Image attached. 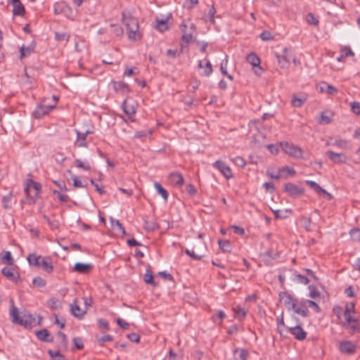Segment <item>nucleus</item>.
Listing matches in <instances>:
<instances>
[{
    "label": "nucleus",
    "instance_id": "obj_32",
    "mask_svg": "<svg viewBox=\"0 0 360 360\" xmlns=\"http://www.w3.org/2000/svg\"><path fill=\"white\" fill-rule=\"evenodd\" d=\"M41 266H42L43 269L47 273H51L53 269L52 264L49 262V259L44 257H42V259L41 260Z\"/></svg>",
    "mask_w": 360,
    "mask_h": 360
},
{
    "label": "nucleus",
    "instance_id": "obj_6",
    "mask_svg": "<svg viewBox=\"0 0 360 360\" xmlns=\"http://www.w3.org/2000/svg\"><path fill=\"white\" fill-rule=\"evenodd\" d=\"M10 315L12 319V322L19 323L21 326H27L29 322L27 320H24L22 316H19L18 309L15 307L13 300L12 299L10 300Z\"/></svg>",
    "mask_w": 360,
    "mask_h": 360
},
{
    "label": "nucleus",
    "instance_id": "obj_43",
    "mask_svg": "<svg viewBox=\"0 0 360 360\" xmlns=\"http://www.w3.org/2000/svg\"><path fill=\"white\" fill-rule=\"evenodd\" d=\"M155 28L160 31L163 32L168 29L167 20H157V24L155 25Z\"/></svg>",
    "mask_w": 360,
    "mask_h": 360
},
{
    "label": "nucleus",
    "instance_id": "obj_42",
    "mask_svg": "<svg viewBox=\"0 0 360 360\" xmlns=\"http://www.w3.org/2000/svg\"><path fill=\"white\" fill-rule=\"evenodd\" d=\"M233 311H235L236 317L240 320L243 319L246 316V311L240 307L234 308Z\"/></svg>",
    "mask_w": 360,
    "mask_h": 360
},
{
    "label": "nucleus",
    "instance_id": "obj_37",
    "mask_svg": "<svg viewBox=\"0 0 360 360\" xmlns=\"http://www.w3.org/2000/svg\"><path fill=\"white\" fill-rule=\"evenodd\" d=\"M227 63H228V56H226L224 60L222 61L220 65V70L221 73L226 76L229 79L232 80L233 77L231 75H229L227 72L226 68H227Z\"/></svg>",
    "mask_w": 360,
    "mask_h": 360
},
{
    "label": "nucleus",
    "instance_id": "obj_2",
    "mask_svg": "<svg viewBox=\"0 0 360 360\" xmlns=\"http://www.w3.org/2000/svg\"><path fill=\"white\" fill-rule=\"evenodd\" d=\"M123 23L127 27V35L130 39H140L139 34L137 32L139 29L138 21L136 18L127 16L125 13L122 14Z\"/></svg>",
    "mask_w": 360,
    "mask_h": 360
},
{
    "label": "nucleus",
    "instance_id": "obj_45",
    "mask_svg": "<svg viewBox=\"0 0 360 360\" xmlns=\"http://www.w3.org/2000/svg\"><path fill=\"white\" fill-rule=\"evenodd\" d=\"M32 283L37 287L43 288L46 285V281L38 276L33 278Z\"/></svg>",
    "mask_w": 360,
    "mask_h": 360
},
{
    "label": "nucleus",
    "instance_id": "obj_50",
    "mask_svg": "<svg viewBox=\"0 0 360 360\" xmlns=\"http://www.w3.org/2000/svg\"><path fill=\"white\" fill-rule=\"evenodd\" d=\"M350 236L354 240L360 241V229H354L351 230Z\"/></svg>",
    "mask_w": 360,
    "mask_h": 360
},
{
    "label": "nucleus",
    "instance_id": "obj_38",
    "mask_svg": "<svg viewBox=\"0 0 360 360\" xmlns=\"http://www.w3.org/2000/svg\"><path fill=\"white\" fill-rule=\"evenodd\" d=\"M143 227L148 231H153L158 229V226L155 221L145 219Z\"/></svg>",
    "mask_w": 360,
    "mask_h": 360
},
{
    "label": "nucleus",
    "instance_id": "obj_5",
    "mask_svg": "<svg viewBox=\"0 0 360 360\" xmlns=\"http://www.w3.org/2000/svg\"><path fill=\"white\" fill-rule=\"evenodd\" d=\"M181 31L182 32V40L188 44L193 41V34L195 31V25L191 23L190 27H188L187 25L182 22L180 25Z\"/></svg>",
    "mask_w": 360,
    "mask_h": 360
},
{
    "label": "nucleus",
    "instance_id": "obj_24",
    "mask_svg": "<svg viewBox=\"0 0 360 360\" xmlns=\"http://www.w3.org/2000/svg\"><path fill=\"white\" fill-rule=\"evenodd\" d=\"M198 66L200 69L203 70L202 75L205 77H209L212 73V71H213L212 67L209 60L206 61L205 65H203L202 61L200 60Z\"/></svg>",
    "mask_w": 360,
    "mask_h": 360
},
{
    "label": "nucleus",
    "instance_id": "obj_22",
    "mask_svg": "<svg viewBox=\"0 0 360 360\" xmlns=\"http://www.w3.org/2000/svg\"><path fill=\"white\" fill-rule=\"evenodd\" d=\"M169 179L171 184L181 186L184 184V178L179 172H172L169 176Z\"/></svg>",
    "mask_w": 360,
    "mask_h": 360
},
{
    "label": "nucleus",
    "instance_id": "obj_7",
    "mask_svg": "<svg viewBox=\"0 0 360 360\" xmlns=\"http://www.w3.org/2000/svg\"><path fill=\"white\" fill-rule=\"evenodd\" d=\"M213 166L219 169L226 179H229L233 177L231 168L223 161L217 160L213 164Z\"/></svg>",
    "mask_w": 360,
    "mask_h": 360
},
{
    "label": "nucleus",
    "instance_id": "obj_3",
    "mask_svg": "<svg viewBox=\"0 0 360 360\" xmlns=\"http://www.w3.org/2000/svg\"><path fill=\"white\" fill-rule=\"evenodd\" d=\"M41 188V186L39 183L34 181L32 179H27L25 192L27 196L34 200L38 198Z\"/></svg>",
    "mask_w": 360,
    "mask_h": 360
},
{
    "label": "nucleus",
    "instance_id": "obj_27",
    "mask_svg": "<svg viewBox=\"0 0 360 360\" xmlns=\"http://www.w3.org/2000/svg\"><path fill=\"white\" fill-rule=\"evenodd\" d=\"M42 259V256L37 255L36 254H30L27 257V261L30 264L33 265L37 267L41 266V260Z\"/></svg>",
    "mask_w": 360,
    "mask_h": 360
},
{
    "label": "nucleus",
    "instance_id": "obj_35",
    "mask_svg": "<svg viewBox=\"0 0 360 360\" xmlns=\"http://www.w3.org/2000/svg\"><path fill=\"white\" fill-rule=\"evenodd\" d=\"M154 186L158 193L161 195L164 198V200H167L169 196L167 191L158 182L154 184Z\"/></svg>",
    "mask_w": 360,
    "mask_h": 360
},
{
    "label": "nucleus",
    "instance_id": "obj_60",
    "mask_svg": "<svg viewBox=\"0 0 360 360\" xmlns=\"http://www.w3.org/2000/svg\"><path fill=\"white\" fill-rule=\"evenodd\" d=\"M319 292L316 290L315 287L309 286V296L312 299H316L319 297Z\"/></svg>",
    "mask_w": 360,
    "mask_h": 360
},
{
    "label": "nucleus",
    "instance_id": "obj_44",
    "mask_svg": "<svg viewBox=\"0 0 360 360\" xmlns=\"http://www.w3.org/2000/svg\"><path fill=\"white\" fill-rule=\"evenodd\" d=\"M341 57L338 58V60L340 61L342 58L353 56L354 52L349 47H344L341 49Z\"/></svg>",
    "mask_w": 360,
    "mask_h": 360
},
{
    "label": "nucleus",
    "instance_id": "obj_48",
    "mask_svg": "<svg viewBox=\"0 0 360 360\" xmlns=\"http://www.w3.org/2000/svg\"><path fill=\"white\" fill-rule=\"evenodd\" d=\"M11 193H9L8 195L4 196L2 198V205L4 209L10 208L9 202L11 200Z\"/></svg>",
    "mask_w": 360,
    "mask_h": 360
},
{
    "label": "nucleus",
    "instance_id": "obj_51",
    "mask_svg": "<svg viewBox=\"0 0 360 360\" xmlns=\"http://www.w3.org/2000/svg\"><path fill=\"white\" fill-rule=\"evenodd\" d=\"M304 303L307 304V307H312L316 312L320 311V308H319V305L314 301L305 300Z\"/></svg>",
    "mask_w": 360,
    "mask_h": 360
},
{
    "label": "nucleus",
    "instance_id": "obj_15",
    "mask_svg": "<svg viewBox=\"0 0 360 360\" xmlns=\"http://www.w3.org/2000/svg\"><path fill=\"white\" fill-rule=\"evenodd\" d=\"M356 346L350 341H345L340 343V349L342 352L352 354L355 352Z\"/></svg>",
    "mask_w": 360,
    "mask_h": 360
},
{
    "label": "nucleus",
    "instance_id": "obj_23",
    "mask_svg": "<svg viewBox=\"0 0 360 360\" xmlns=\"http://www.w3.org/2000/svg\"><path fill=\"white\" fill-rule=\"evenodd\" d=\"M288 49L285 48L283 49V56H280L277 53L276 54V56L278 59V63L282 68H287L289 65V60L288 59Z\"/></svg>",
    "mask_w": 360,
    "mask_h": 360
},
{
    "label": "nucleus",
    "instance_id": "obj_40",
    "mask_svg": "<svg viewBox=\"0 0 360 360\" xmlns=\"http://www.w3.org/2000/svg\"><path fill=\"white\" fill-rule=\"evenodd\" d=\"M110 221H111L112 226L113 228L116 227L123 235L126 234L124 229L123 226L122 225V224L120 222L119 220L114 219L112 217H110Z\"/></svg>",
    "mask_w": 360,
    "mask_h": 360
},
{
    "label": "nucleus",
    "instance_id": "obj_47",
    "mask_svg": "<svg viewBox=\"0 0 360 360\" xmlns=\"http://www.w3.org/2000/svg\"><path fill=\"white\" fill-rule=\"evenodd\" d=\"M49 305L52 309H60L61 308L60 302L56 298H51L49 300Z\"/></svg>",
    "mask_w": 360,
    "mask_h": 360
},
{
    "label": "nucleus",
    "instance_id": "obj_61",
    "mask_svg": "<svg viewBox=\"0 0 360 360\" xmlns=\"http://www.w3.org/2000/svg\"><path fill=\"white\" fill-rule=\"evenodd\" d=\"M97 340L101 345H103L105 342L112 341V337L110 335H105L101 338H97Z\"/></svg>",
    "mask_w": 360,
    "mask_h": 360
},
{
    "label": "nucleus",
    "instance_id": "obj_58",
    "mask_svg": "<svg viewBox=\"0 0 360 360\" xmlns=\"http://www.w3.org/2000/svg\"><path fill=\"white\" fill-rule=\"evenodd\" d=\"M198 4V0H186L184 4V7L188 9L193 8L195 6Z\"/></svg>",
    "mask_w": 360,
    "mask_h": 360
},
{
    "label": "nucleus",
    "instance_id": "obj_33",
    "mask_svg": "<svg viewBox=\"0 0 360 360\" xmlns=\"http://www.w3.org/2000/svg\"><path fill=\"white\" fill-rule=\"evenodd\" d=\"M220 249L225 252H230L231 251V245L229 240L218 241Z\"/></svg>",
    "mask_w": 360,
    "mask_h": 360
},
{
    "label": "nucleus",
    "instance_id": "obj_31",
    "mask_svg": "<svg viewBox=\"0 0 360 360\" xmlns=\"http://www.w3.org/2000/svg\"><path fill=\"white\" fill-rule=\"evenodd\" d=\"M236 360H247L248 352L244 349H236L233 352Z\"/></svg>",
    "mask_w": 360,
    "mask_h": 360
},
{
    "label": "nucleus",
    "instance_id": "obj_26",
    "mask_svg": "<svg viewBox=\"0 0 360 360\" xmlns=\"http://www.w3.org/2000/svg\"><path fill=\"white\" fill-rule=\"evenodd\" d=\"M332 113L329 112H322L319 117L318 122L320 124H328L332 121Z\"/></svg>",
    "mask_w": 360,
    "mask_h": 360
},
{
    "label": "nucleus",
    "instance_id": "obj_20",
    "mask_svg": "<svg viewBox=\"0 0 360 360\" xmlns=\"http://www.w3.org/2000/svg\"><path fill=\"white\" fill-rule=\"evenodd\" d=\"M2 274L11 281H16L19 278L18 274L13 269L10 267H4L1 270Z\"/></svg>",
    "mask_w": 360,
    "mask_h": 360
},
{
    "label": "nucleus",
    "instance_id": "obj_12",
    "mask_svg": "<svg viewBox=\"0 0 360 360\" xmlns=\"http://www.w3.org/2000/svg\"><path fill=\"white\" fill-rule=\"evenodd\" d=\"M306 184L310 186L311 188H312L318 195H327L328 200H330L332 198V195L328 193L326 190H324L323 188H321L317 183L315 181H311V180H307Z\"/></svg>",
    "mask_w": 360,
    "mask_h": 360
},
{
    "label": "nucleus",
    "instance_id": "obj_8",
    "mask_svg": "<svg viewBox=\"0 0 360 360\" xmlns=\"http://www.w3.org/2000/svg\"><path fill=\"white\" fill-rule=\"evenodd\" d=\"M55 108V104H41L38 106L34 112V117L37 119L49 112L50 110Z\"/></svg>",
    "mask_w": 360,
    "mask_h": 360
},
{
    "label": "nucleus",
    "instance_id": "obj_16",
    "mask_svg": "<svg viewBox=\"0 0 360 360\" xmlns=\"http://www.w3.org/2000/svg\"><path fill=\"white\" fill-rule=\"evenodd\" d=\"M326 145L336 146L341 149H348L349 148L348 141L342 139H331L327 142Z\"/></svg>",
    "mask_w": 360,
    "mask_h": 360
},
{
    "label": "nucleus",
    "instance_id": "obj_30",
    "mask_svg": "<svg viewBox=\"0 0 360 360\" xmlns=\"http://www.w3.org/2000/svg\"><path fill=\"white\" fill-rule=\"evenodd\" d=\"M13 6V13L14 15L22 16L25 13V7L19 1L18 3L11 4Z\"/></svg>",
    "mask_w": 360,
    "mask_h": 360
},
{
    "label": "nucleus",
    "instance_id": "obj_55",
    "mask_svg": "<svg viewBox=\"0 0 360 360\" xmlns=\"http://www.w3.org/2000/svg\"><path fill=\"white\" fill-rule=\"evenodd\" d=\"M352 112L356 115L360 114V103L352 102L350 103Z\"/></svg>",
    "mask_w": 360,
    "mask_h": 360
},
{
    "label": "nucleus",
    "instance_id": "obj_25",
    "mask_svg": "<svg viewBox=\"0 0 360 360\" xmlns=\"http://www.w3.org/2000/svg\"><path fill=\"white\" fill-rule=\"evenodd\" d=\"M89 133V131H86L84 133H80L79 131H77V138L75 145L78 147H87L86 137Z\"/></svg>",
    "mask_w": 360,
    "mask_h": 360
},
{
    "label": "nucleus",
    "instance_id": "obj_62",
    "mask_svg": "<svg viewBox=\"0 0 360 360\" xmlns=\"http://www.w3.org/2000/svg\"><path fill=\"white\" fill-rule=\"evenodd\" d=\"M296 280L300 283L305 285H307L309 282V279L305 276H302L301 274L296 275Z\"/></svg>",
    "mask_w": 360,
    "mask_h": 360
},
{
    "label": "nucleus",
    "instance_id": "obj_41",
    "mask_svg": "<svg viewBox=\"0 0 360 360\" xmlns=\"http://www.w3.org/2000/svg\"><path fill=\"white\" fill-rule=\"evenodd\" d=\"M1 260L4 264H6L8 265H12L14 262L11 253L9 251L5 252Z\"/></svg>",
    "mask_w": 360,
    "mask_h": 360
},
{
    "label": "nucleus",
    "instance_id": "obj_59",
    "mask_svg": "<svg viewBox=\"0 0 360 360\" xmlns=\"http://www.w3.org/2000/svg\"><path fill=\"white\" fill-rule=\"evenodd\" d=\"M32 51V49L30 47H24L22 46L20 49V58H22L24 57H26L27 56L30 55L31 52Z\"/></svg>",
    "mask_w": 360,
    "mask_h": 360
},
{
    "label": "nucleus",
    "instance_id": "obj_4",
    "mask_svg": "<svg viewBox=\"0 0 360 360\" xmlns=\"http://www.w3.org/2000/svg\"><path fill=\"white\" fill-rule=\"evenodd\" d=\"M280 146L286 154L296 158H301L302 157V150L300 147L288 142H281Z\"/></svg>",
    "mask_w": 360,
    "mask_h": 360
},
{
    "label": "nucleus",
    "instance_id": "obj_39",
    "mask_svg": "<svg viewBox=\"0 0 360 360\" xmlns=\"http://www.w3.org/2000/svg\"><path fill=\"white\" fill-rule=\"evenodd\" d=\"M144 281L148 284H151L154 286L156 285L155 283L153 281V275L150 270L147 269L146 272L145 273L143 276Z\"/></svg>",
    "mask_w": 360,
    "mask_h": 360
},
{
    "label": "nucleus",
    "instance_id": "obj_18",
    "mask_svg": "<svg viewBox=\"0 0 360 360\" xmlns=\"http://www.w3.org/2000/svg\"><path fill=\"white\" fill-rule=\"evenodd\" d=\"M37 338L43 342H52L53 341V337L50 335L46 329L40 330L36 332Z\"/></svg>",
    "mask_w": 360,
    "mask_h": 360
},
{
    "label": "nucleus",
    "instance_id": "obj_53",
    "mask_svg": "<svg viewBox=\"0 0 360 360\" xmlns=\"http://www.w3.org/2000/svg\"><path fill=\"white\" fill-rule=\"evenodd\" d=\"M232 161L234 162V164L240 167H244L246 164L244 159L240 156L236 157L232 160Z\"/></svg>",
    "mask_w": 360,
    "mask_h": 360
},
{
    "label": "nucleus",
    "instance_id": "obj_11",
    "mask_svg": "<svg viewBox=\"0 0 360 360\" xmlns=\"http://www.w3.org/2000/svg\"><path fill=\"white\" fill-rule=\"evenodd\" d=\"M280 300L289 309H292L293 307H295V304L297 303V300L295 299L285 292L280 294Z\"/></svg>",
    "mask_w": 360,
    "mask_h": 360
},
{
    "label": "nucleus",
    "instance_id": "obj_19",
    "mask_svg": "<svg viewBox=\"0 0 360 360\" xmlns=\"http://www.w3.org/2000/svg\"><path fill=\"white\" fill-rule=\"evenodd\" d=\"M70 310H71L72 315L77 318L82 317L86 312V308H85L84 309H82L79 307L76 300L71 304Z\"/></svg>",
    "mask_w": 360,
    "mask_h": 360
},
{
    "label": "nucleus",
    "instance_id": "obj_17",
    "mask_svg": "<svg viewBox=\"0 0 360 360\" xmlns=\"http://www.w3.org/2000/svg\"><path fill=\"white\" fill-rule=\"evenodd\" d=\"M292 310L304 317H306L309 314V310L307 309V304L304 303V300H302L299 304L296 303L295 307H293Z\"/></svg>",
    "mask_w": 360,
    "mask_h": 360
},
{
    "label": "nucleus",
    "instance_id": "obj_1",
    "mask_svg": "<svg viewBox=\"0 0 360 360\" xmlns=\"http://www.w3.org/2000/svg\"><path fill=\"white\" fill-rule=\"evenodd\" d=\"M355 305L353 302L347 303L342 314L344 321L342 323L345 327L351 330V333L360 330V321L352 314L354 313Z\"/></svg>",
    "mask_w": 360,
    "mask_h": 360
},
{
    "label": "nucleus",
    "instance_id": "obj_28",
    "mask_svg": "<svg viewBox=\"0 0 360 360\" xmlns=\"http://www.w3.org/2000/svg\"><path fill=\"white\" fill-rule=\"evenodd\" d=\"M122 107L125 114L132 115L135 114L136 110L133 104H130L127 100H124L122 103Z\"/></svg>",
    "mask_w": 360,
    "mask_h": 360
},
{
    "label": "nucleus",
    "instance_id": "obj_49",
    "mask_svg": "<svg viewBox=\"0 0 360 360\" xmlns=\"http://www.w3.org/2000/svg\"><path fill=\"white\" fill-rule=\"evenodd\" d=\"M303 103H304V100H302L300 98H297L295 96H294L292 97V99L291 101L292 105L294 107H296V108L301 107Z\"/></svg>",
    "mask_w": 360,
    "mask_h": 360
},
{
    "label": "nucleus",
    "instance_id": "obj_57",
    "mask_svg": "<svg viewBox=\"0 0 360 360\" xmlns=\"http://www.w3.org/2000/svg\"><path fill=\"white\" fill-rule=\"evenodd\" d=\"M307 20L311 25H317L319 23V20L312 13H309L307 15Z\"/></svg>",
    "mask_w": 360,
    "mask_h": 360
},
{
    "label": "nucleus",
    "instance_id": "obj_52",
    "mask_svg": "<svg viewBox=\"0 0 360 360\" xmlns=\"http://www.w3.org/2000/svg\"><path fill=\"white\" fill-rule=\"evenodd\" d=\"M260 38L263 41H271L274 39L272 34L268 31H264L260 34Z\"/></svg>",
    "mask_w": 360,
    "mask_h": 360
},
{
    "label": "nucleus",
    "instance_id": "obj_63",
    "mask_svg": "<svg viewBox=\"0 0 360 360\" xmlns=\"http://www.w3.org/2000/svg\"><path fill=\"white\" fill-rule=\"evenodd\" d=\"M333 311H334V313L337 315V316L338 317V319H339L340 320H341V321H344V319H342V318H343V316H342V314H343L344 311L342 309V308H341V307H334V308H333Z\"/></svg>",
    "mask_w": 360,
    "mask_h": 360
},
{
    "label": "nucleus",
    "instance_id": "obj_21",
    "mask_svg": "<svg viewBox=\"0 0 360 360\" xmlns=\"http://www.w3.org/2000/svg\"><path fill=\"white\" fill-rule=\"evenodd\" d=\"M92 269V265L91 264H83V263H76L74 266V270L79 274H87Z\"/></svg>",
    "mask_w": 360,
    "mask_h": 360
},
{
    "label": "nucleus",
    "instance_id": "obj_54",
    "mask_svg": "<svg viewBox=\"0 0 360 360\" xmlns=\"http://www.w3.org/2000/svg\"><path fill=\"white\" fill-rule=\"evenodd\" d=\"M72 180H73V185L75 187L85 188L87 186L86 184H84L79 179H78L77 176H74L72 177Z\"/></svg>",
    "mask_w": 360,
    "mask_h": 360
},
{
    "label": "nucleus",
    "instance_id": "obj_56",
    "mask_svg": "<svg viewBox=\"0 0 360 360\" xmlns=\"http://www.w3.org/2000/svg\"><path fill=\"white\" fill-rule=\"evenodd\" d=\"M58 336L60 338L61 344L64 347L68 346V338L65 333L61 331L58 332Z\"/></svg>",
    "mask_w": 360,
    "mask_h": 360
},
{
    "label": "nucleus",
    "instance_id": "obj_29",
    "mask_svg": "<svg viewBox=\"0 0 360 360\" xmlns=\"http://www.w3.org/2000/svg\"><path fill=\"white\" fill-rule=\"evenodd\" d=\"M319 88L321 92H326L330 95H333L338 92V90L335 87L327 83H322Z\"/></svg>",
    "mask_w": 360,
    "mask_h": 360
},
{
    "label": "nucleus",
    "instance_id": "obj_13",
    "mask_svg": "<svg viewBox=\"0 0 360 360\" xmlns=\"http://www.w3.org/2000/svg\"><path fill=\"white\" fill-rule=\"evenodd\" d=\"M289 330L297 340H303L306 338L307 333L306 332L304 331V330L300 325H297L294 327H290Z\"/></svg>",
    "mask_w": 360,
    "mask_h": 360
},
{
    "label": "nucleus",
    "instance_id": "obj_36",
    "mask_svg": "<svg viewBox=\"0 0 360 360\" xmlns=\"http://www.w3.org/2000/svg\"><path fill=\"white\" fill-rule=\"evenodd\" d=\"M75 166L84 170H89L90 165L87 162H83L80 159H76L74 162Z\"/></svg>",
    "mask_w": 360,
    "mask_h": 360
},
{
    "label": "nucleus",
    "instance_id": "obj_46",
    "mask_svg": "<svg viewBox=\"0 0 360 360\" xmlns=\"http://www.w3.org/2000/svg\"><path fill=\"white\" fill-rule=\"evenodd\" d=\"M56 39L58 41H68L69 40L70 35L67 33H60V32H56L55 33Z\"/></svg>",
    "mask_w": 360,
    "mask_h": 360
},
{
    "label": "nucleus",
    "instance_id": "obj_34",
    "mask_svg": "<svg viewBox=\"0 0 360 360\" xmlns=\"http://www.w3.org/2000/svg\"><path fill=\"white\" fill-rule=\"evenodd\" d=\"M48 354L51 357L52 360H65V357L59 351H53L49 349Z\"/></svg>",
    "mask_w": 360,
    "mask_h": 360
},
{
    "label": "nucleus",
    "instance_id": "obj_14",
    "mask_svg": "<svg viewBox=\"0 0 360 360\" xmlns=\"http://www.w3.org/2000/svg\"><path fill=\"white\" fill-rule=\"evenodd\" d=\"M246 59L247 61L253 67L258 68V70L259 71V72L256 70L255 73L257 75H259L260 72H262V68L259 67L260 59L259 58V57L255 53H250L247 56Z\"/></svg>",
    "mask_w": 360,
    "mask_h": 360
},
{
    "label": "nucleus",
    "instance_id": "obj_10",
    "mask_svg": "<svg viewBox=\"0 0 360 360\" xmlns=\"http://www.w3.org/2000/svg\"><path fill=\"white\" fill-rule=\"evenodd\" d=\"M285 191L291 196L297 197L304 193V189L298 187L295 184L288 183L285 184Z\"/></svg>",
    "mask_w": 360,
    "mask_h": 360
},
{
    "label": "nucleus",
    "instance_id": "obj_64",
    "mask_svg": "<svg viewBox=\"0 0 360 360\" xmlns=\"http://www.w3.org/2000/svg\"><path fill=\"white\" fill-rule=\"evenodd\" d=\"M185 252L189 255L191 258H193V259H196V260H199L202 258V255H198L197 254H195L193 251H191L190 250H188L186 249L185 250Z\"/></svg>",
    "mask_w": 360,
    "mask_h": 360
},
{
    "label": "nucleus",
    "instance_id": "obj_9",
    "mask_svg": "<svg viewBox=\"0 0 360 360\" xmlns=\"http://www.w3.org/2000/svg\"><path fill=\"white\" fill-rule=\"evenodd\" d=\"M326 155L335 164L345 163L347 161V156L343 153H335L332 150L326 152Z\"/></svg>",
    "mask_w": 360,
    "mask_h": 360
}]
</instances>
